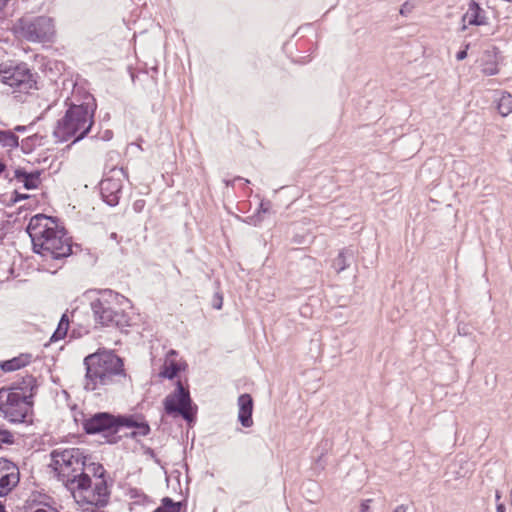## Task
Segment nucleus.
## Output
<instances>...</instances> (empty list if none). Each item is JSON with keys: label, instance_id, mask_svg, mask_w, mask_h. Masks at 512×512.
<instances>
[{"label": "nucleus", "instance_id": "864d4df0", "mask_svg": "<svg viewBox=\"0 0 512 512\" xmlns=\"http://www.w3.org/2000/svg\"><path fill=\"white\" fill-rule=\"evenodd\" d=\"M496 512H506V506L504 503H496Z\"/></svg>", "mask_w": 512, "mask_h": 512}, {"label": "nucleus", "instance_id": "0e129e2a", "mask_svg": "<svg viewBox=\"0 0 512 512\" xmlns=\"http://www.w3.org/2000/svg\"><path fill=\"white\" fill-rule=\"evenodd\" d=\"M510 495H511V505H512V488H511V491H510Z\"/></svg>", "mask_w": 512, "mask_h": 512}, {"label": "nucleus", "instance_id": "6e6d98bb", "mask_svg": "<svg viewBox=\"0 0 512 512\" xmlns=\"http://www.w3.org/2000/svg\"><path fill=\"white\" fill-rule=\"evenodd\" d=\"M144 204V201H136L135 204H134V209L136 211H139V208L142 207Z\"/></svg>", "mask_w": 512, "mask_h": 512}, {"label": "nucleus", "instance_id": "f704fd0d", "mask_svg": "<svg viewBox=\"0 0 512 512\" xmlns=\"http://www.w3.org/2000/svg\"><path fill=\"white\" fill-rule=\"evenodd\" d=\"M54 508L48 505L40 506L36 504H28L23 507V512H52Z\"/></svg>", "mask_w": 512, "mask_h": 512}, {"label": "nucleus", "instance_id": "b1692460", "mask_svg": "<svg viewBox=\"0 0 512 512\" xmlns=\"http://www.w3.org/2000/svg\"><path fill=\"white\" fill-rule=\"evenodd\" d=\"M186 500L174 501L172 498L166 496L161 499L160 505L152 512H181L186 508Z\"/></svg>", "mask_w": 512, "mask_h": 512}, {"label": "nucleus", "instance_id": "f03ea898", "mask_svg": "<svg viewBox=\"0 0 512 512\" xmlns=\"http://www.w3.org/2000/svg\"><path fill=\"white\" fill-rule=\"evenodd\" d=\"M83 364L85 366L84 389L95 391L101 387L120 383H131L132 379L124 368V359L113 350H97L87 355Z\"/></svg>", "mask_w": 512, "mask_h": 512}, {"label": "nucleus", "instance_id": "58836bf2", "mask_svg": "<svg viewBox=\"0 0 512 512\" xmlns=\"http://www.w3.org/2000/svg\"><path fill=\"white\" fill-rule=\"evenodd\" d=\"M469 47H470V43H466L464 45V48L459 50L457 53H456V59L458 61H462L464 59H466L467 55H468V50H469Z\"/></svg>", "mask_w": 512, "mask_h": 512}, {"label": "nucleus", "instance_id": "09e8293b", "mask_svg": "<svg viewBox=\"0 0 512 512\" xmlns=\"http://www.w3.org/2000/svg\"><path fill=\"white\" fill-rule=\"evenodd\" d=\"M139 436H140V434H138V432L133 429L131 432L125 433L122 437L131 438V439L137 440V438Z\"/></svg>", "mask_w": 512, "mask_h": 512}, {"label": "nucleus", "instance_id": "f3484780", "mask_svg": "<svg viewBox=\"0 0 512 512\" xmlns=\"http://www.w3.org/2000/svg\"><path fill=\"white\" fill-rule=\"evenodd\" d=\"M8 387L11 391L21 392L27 397L31 396V400H33L37 393L38 384L36 377L31 374H27L12 382Z\"/></svg>", "mask_w": 512, "mask_h": 512}, {"label": "nucleus", "instance_id": "5fc2aeb1", "mask_svg": "<svg viewBox=\"0 0 512 512\" xmlns=\"http://www.w3.org/2000/svg\"><path fill=\"white\" fill-rule=\"evenodd\" d=\"M145 454H147V455H149V456H151V457H155V456H156V455H155V451H154L152 448H150V447H148V448L146 449Z\"/></svg>", "mask_w": 512, "mask_h": 512}, {"label": "nucleus", "instance_id": "bb28decb", "mask_svg": "<svg viewBox=\"0 0 512 512\" xmlns=\"http://www.w3.org/2000/svg\"><path fill=\"white\" fill-rule=\"evenodd\" d=\"M497 109L501 116L506 117L512 113V95L504 91L497 102Z\"/></svg>", "mask_w": 512, "mask_h": 512}, {"label": "nucleus", "instance_id": "412c9836", "mask_svg": "<svg viewBox=\"0 0 512 512\" xmlns=\"http://www.w3.org/2000/svg\"><path fill=\"white\" fill-rule=\"evenodd\" d=\"M142 414H114L115 433L118 435L122 428L132 429L136 427L138 420Z\"/></svg>", "mask_w": 512, "mask_h": 512}, {"label": "nucleus", "instance_id": "c9c22d12", "mask_svg": "<svg viewBox=\"0 0 512 512\" xmlns=\"http://www.w3.org/2000/svg\"><path fill=\"white\" fill-rule=\"evenodd\" d=\"M241 221L248 225L258 226L263 222V218H260L259 213H253L250 216H247L245 218L239 217Z\"/></svg>", "mask_w": 512, "mask_h": 512}, {"label": "nucleus", "instance_id": "4c0bfd02", "mask_svg": "<svg viewBox=\"0 0 512 512\" xmlns=\"http://www.w3.org/2000/svg\"><path fill=\"white\" fill-rule=\"evenodd\" d=\"M213 308L216 310L222 309L223 306V296L220 292H216L213 297Z\"/></svg>", "mask_w": 512, "mask_h": 512}, {"label": "nucleus", "instance_id": "13d9d810", "mask_svg": "<svg viewBox=\"0 0 512 512\" xmlns=\"http://www.w3.org/2000/svg\"><path fill=\"white\" fill-rule=\"evenodd\" d=\"M16 203H17V201L14 199V196L12 194L9 202L7 203V206H13Z\"/></svg>", "mask_w": 512, "mask_h": 512}, {"label": "nucleus", "instance_id": "2f4dec72", "mask_svg": "<svg viewBox=\"0 0 512 512\" xmlns=\"http://www.w3.org/2000/svg\"><path fill=\"white\" fill-rule=\"evenodd\" d=\"M14 442L15 439L13 434L9 430L0 426V449L2 448L3 444L12 445Z\"/></svg>", "mask_w": 512, "mask_h": 512}, {"label": "nucleus", "instance_id": "0eeeda50", "mask_svg": "<svg viewBox=\"0 0 512 512\" xmlns=\"http://www.w3.org/2000/svg\"><path fill=\"white\" fill-rule=\"evenodd\" d=\"M81 416V426L87 435H101L104 442L110 445L117 444L121 441L122 436L116 435L114 414L111 412H96L86 415L83 411H79Z\"/></svg>", "mask_w": 512, "mask_h": 512}, {"label": "nucleus", "instance_id": "72a5a7b5", "mask_svg": "<svg viewBox=\"0 0 512 512\" xmlns=\"http://www.w3.org/2000/svg\"><path fill=\"white\" fill-rule=\"evenodd\" d=\"M271 210L272 202L270 200L262 199L255 213H259L260 218L264 219L265 214H269Z\"/></svg>", "mask_w": 512, "mask_h": 512}, {"label": "nucleus", "instance_id": "ea45409f", "mask_svg": "<svg viewBox=\"0 0 512 512\" xmlns=\"http://www.w3.org/2000/svg\"><path fill=\"white\" fill-rule=\"evenodd\" d=\"M92 138L101 139L103 141H110L113 138V131L110 129H107L103 132L101 136L94 135Z\"/></svg>", "mask_w": 512, "mask_h": 512}, {"label": "nucleus", "instance_id": "680f3d73", "mask_svg": "<svg viewBox=\"0 0 512 512\" xmlns=\"http://www.w3.org/2000/svg\"><path fill=\"white\" fill-rule=\"evenodd\" d=\"M305 42H306L305 40L300 41V42L298 43V46H299V47H300V46H302Z\"/></svg>", "mask_w": 512, "mask_h": 512}, {"label": "nucleus", "instance_id": "a19ab883", "mask_svg": "<svg viewBox=\"0 0 512 512\" xmlns=\"http://www.w3.org/2000/svg\"><path fill=\"white\" fill-rule=\"evenodd\" d=\"M10 462L11 460L4 457H0V475L5 473L6 470H9V467L11 466L9 465Z\"/></svg>", "mask_w": 512, "mask_h": 512}, {"label": "nucleus", "instance_id": "a18cd8bd", "mask_svg": "<svg viewBox=\"0 0 512 512\" xmlns=\"http://www.w3.org/2000/svg\"><path fill=\"white\" fill-rule=\"evenodd\" d=\"M32 127V124L31 125H17L15 126L14 130H12L15 134L16 132H19V133H24L28 130H30Z\"/></svg>", "mask_w": 512, "mask_h": 512}, {"label": "nucleus", "instance_id": "f257e3e1", "mask_svg": "<svg viewBox=\"0 0 512 512\" xmlns=\"http://www.w3.org/2000/svg\"><path fill=\"white\" fill-rule=\"evenodd\" d=\"M57 217L39 213L32 216L26 232L32 243V250L43 260H63L76 254L80 245L73 244L64 227L59 226Z\"/></svg>", "mask_w": 512, "mask_h": 512}, {"label": "nucleus", "instance_id": "393cba45", "mask_svg": "<svg viewBox=\"0 0 512 512\" xmlns=\"http://www.w3.org/2000/svg\"><path fill=\"white\" fill-rule=\"evenodd\" d=\"M69 323L70 320L67 313L62 314L55 331L50 337V342H57L65 338L69 329Z\"/></svg>", "mask_w": 512, "mask_h": 512}, {"label": "nucleus", "instance_id": "6ab92c4d", "mask_svg": "<svg viewBox=\"0 0 512 512\" xmlns=\"http://www.w3.org/2000/svg\"><path fill=\"white\" fill-rule=\"evenodd\" d=\"M32 359L31 353H20L18 356L0 361V370L4 373L17 371L29 365Z\"/></svg>", "mask_w": 512, "mask_h": 512}, {"label": "nucleus", "instance_id": "69168bd1", "mask_svg": "<svg viewBox=\"0 0 512 512\" xmlns=\"http://www.w3.org/2000/svg\"><path fill=\"white\" fill-rule=\"evenodd\" d=\"M52 512H59V511H58L56 508H54V509L52 510Z\"/></svg>", "mask_w": 512, "mask_h": 512}, {"label": "nucleus", "instance_id": "f8f14e48", "mask_svg": "<svg viewBox=\"0 0 512 512\" xmlns=\"http://www.w3.org/2000/svg\"><path fill=\"white\" fill-rule=\"evenodd\" d=\"M109 499L110 490L108 488V481L105 478L96 483L94 488L90 490L89 495L83 496L82 501L100 509L108 505Z\"/></svg>", "mask_w": 512, "mask_h": 512}, {"label": "nucleus", "instance_id": "bf43d9fd", "mask_svg": "<svg viewBox=\"0 0 512 512\" xmlns=\"http://www.w3.org/2000/svg\"><path fill=\"white\" fill-rule=\"evenodd\" d=\"M74 421L76 423H80L81 424V416H80L79 412L74 414Z\"/></svg>", "mask_w": 512, "mask_h": 512}, {"label": "nucleus", "instance_id": "c03bdc74", "mask_svg": "<svg viewBox=\"0 0 512 512\" xmlns=\"http://www.w3.org/2000/svg\"><path fill=\"white\" fill-rule=\"evenodd\" d=\"M236 181H243L244 184L250 183L249 180H247L243 177L237 176L233 180H225V184H226V186H233Z\"/></svg>", "mask_w": 512, "mask_h": 512}, {"label": "nucleus", "instance_id": "79ce46f5", "mask_svg": "<svg viewBox=\"0 0 512 512\" xmlns=\"http://www.w3.org/2000/svg\"><path fill=\"white\" fill-rule=\"evenodd\" d=\"M373 500L372 499H365L362 500L360 503V512H371L370 511V504Z\"/></svg>", "mask_w": 512, "mask_h": 512}, {"label": "nucleus", "instance_id": "7ed1b4c3", "mask_svg": "<svg viewBox=\"0 0 512 512\" xmlns=\"http://www.w3.org/2000/svg\"><path fill=\"white\" fill-rule=\"evenodd\" d=\"M68 100L65 101L67 108L64 115L56 122L53 136L60 142L73 138L74 144L86 138L91 132L97 103L90 93H86L79 103Z\"/></svg>", "mask_w": 512, "mask_h": 512}, {"label": "nucleus", "instance_id": "c85d7f7f", "mask_svg": "<svg viewBox=\"0 0 512 512\" xmlns=\"http://www.w3.org/2000/svg\"><path fill=\"white\" fill-rule=\"evenodd\" d=\"M43 139L42 136L38 134H33L29 137H26L21 141V144L19 146L21 147V150L25 154L31 153L37 145H41V140Z\"/></svg>", "mask_w": 512, "mask_h": 512}, {"label": "nucleus", "instance_id": "e433bc0d", "mask_svg": "<svg viewBox=\"0 0 512 512\" xmlns=\"http://www.w3.org/2000/svg\"><path fill=\"white\" fill-rule=\"evenodd\" d=\"M413 9H414V4L409 1H406L401 5V7L399 9V13H400V15L406 17L412 12Z\"/></svg>", "mask_w": 512, "mask_h": 512}, {"label": "nucleus", "instance_id": "cd10ccee", "mask_svg": "<svg viewBox=\"0 0 512 512\" xmlns=\"http://www.w3.org/2000/svg\"><path fill=\"white\" fill-rule=\"evenodd\" d=\"M0 145L17 148L19 146V137L12 130H0Z\"/></svg>", "mask_w": 512, "mask_h": 512}, {"label": "nucleus", "instance_id": "7c9ffc66", "mask_svg": "<svg viewBox=\"0 0 512 512\" xmlns=\"http://www.w3.org/2000/svg\"><path fill=\"white\" fill-rule=\"evenodd\" d=\"M140 436H147L151 432L150 425L144 415L138 420L136 427L133 428Z\"/></svg>", "mask_w": 512, "mask_h": 512}, {"label": "nucleus", "instance_id": "473e14b6", "mask_svg": "<svg viewBox=\"0 0 512 512\" xmlns=\"http://www.w3.org/2000/svg\"><path fill=\"white\" fill-rule=\"evenodd\" d=\"M129 496L130 498L135 500L136 504H141L148 500V496L141 489L138 488H130Z\"/></svg>", "mask_w": 512, "mask_h": 512}, {"label": "nucleus", "instance_id": "dca6fc26", "mask_svg": "<svg viewBox=\"0 0 512 512\" xmlns=\"http://www.w3.org/2000/svg\"><path fill=\"white\" fill-rule=\"evenodd\" d=\"M64 485L67 489L73 491L77 489L81 492L89 493L92 486V479L88 473H85V466L75 472L68 479H64Z\"/></svg>", "mask_w": 512, "mask_h": 512}, {"label": "nucleus", "instance_id": "ddd939ff", "mask_svg": "<svg viewBox=\"0 0 512 512\" xmlns=\"http://www.w3.org/2000/svg\"><path fill=\"white\" fill-rule=\"evenodd\" d=\"M238 404V422L245 428L253 425L254 401L250 394H240L237 400Z\"/></svg>", "mask_w": 512, "mask_h": 512}, {"label": "nucleus", "instance_id": "aec40b11", "mask_svg": "<svg viewBox=\"0 0 512 512\" xmlns=\"http://www.w3.org/2000/svg\"><path fill=\"white\" fill-rule=\"evenodd\" d=\"M462 20L472 26H482L487 23L485 11L475 0L470 1L468 11L463 15Z\"/></svg>", "mask_w": 512, "mask_h": 512}, {"label": "nucleus", "instance_id": "2eb2a0df", "mask_svg": "<svg viewBox=\"0 0 512 512\" xmlns=\"http://www.w3.org/2000/svg\"><path fill=\"white\" fill-rule=\"evenodd\" d=\"M43 170L36 169L33 171H27L23 167H18L14 171V178L23 184L26 190H33L39 187L41 184V175Z\"/></svg>", "mask_w": 512, "mask_h": 512}, {"label": "nucleus", "instance_id": "4468645a", "mask_svg": "<svg viewBox=\"0 0 512 512\" xmlns=\"http://www.w3.org/2000/svg\"><path fill=\"white\" fill-rule=\"evenodd\" d=\"M9 470L0 475V497H6L18 485L20 472L18 466L11 461Z\"/></svg>", "mask_w": 512, "mask_h": 512}, {"label": "nucleus", "instance_id": "c756f323", "mask_svg": "<svg viewBox=\"0 0 512 512\" xmlns=\"http://www.w3.org/2000/svg\"><path fill=\"white\" fill-rule=\"evenodd\" d=\"M85 470H88L95 478L105 479L106 478V470L100 463L89 462L86 460Z\"/></svg>", "mask_w": 512, "mask_h": 512}, {"label": "nucleus", "instance_id": "1a4fd4ad", "mask_svg": "<svg viewBox=\"0 0 512 512\" xmlns=\"http://www.w3.org/2000/svg\"><path fill=\"white\" fill-rule=\"evenodd\" d=\"M90 307L95 323L102 327L122 329L129 326L130 317L123 310H116L107 305L106 300H92Z\"/></svg>", "mask_w": 512, "mask_h": 512}, {"label": "nucleus", "instance_id": "49530a36", "mask_svg": "<svg viewBox=\"0 0 512 512\" xmlns=\"http://www.w3.org/2000/svg\"><path fill=\"white\" fill-rule=\"evenodd\" d=\"M114 303L122 306L124 303H130V300L119 293V298H115Z\"/></svg>", "mask_w": 512, "mask_h": 512}, {"label": "nucleus", "instance_id": "603ef678", "mask_svg": "<svg viewBox=\"0 0 512 512\" xmlns=\"http://www.w3.org/2000/svg\"><path fill=\"white\" fill-rule=\"evenodd\" d=\"M10 0H0V15L4 12Z\"/></svg>", "mask_w": 512, "mask_h": 512}, {"label": "nucleus", "instance_id": "423d86ee", "mask_svg": "<svg viewBox=\"0 0 512 512\" xmlns=\"http://www.w3.org/2000/svg\"><path fill=\"white\" fill-rule=\"evenodd\" d=\"M164 412L171 417H182L189 425L196 422L197 406L193 403L189 386L181 380L175 382V389L163 400Z\"/></svg>", "mask_w": 512, "mask_h": 512}, {"label": "nucleus", "instance_id": "37998d69", "mask_svg": "<svg viewBox=\"0 0 512 512\" xmlns=\"http://www.w3.org/2000/svg\"><path fill=\"white\" fill-rule=\"evenodd\" d=\"M13 196L17 202L22 201V200H27L31 197V195L26 194V193H20L17 190L13 191Z\"/></svg>", "mask_w": 512, "mask_h": 512}, {"label": "nucleus", "instance_id": "e2e57ef3", "mask_svg": "<svg viewBox=\"0 0 512 512\" xmlns=\"http://www.w3.org/2000/svg\"><path fill=\"white\" fill-rule=\"evenodd\" d=\"M117 237V234L116 233H112L111 234V238H116Z\"/></svg>", "mask_w": 512, "mask_h": 512}, {"label": "nucleus", "instance_id": "6e6552de", "mask_svg": "<svg viewBox=\"0 0 512 512\" xmlns=\"http://www.w3.org/2000/svg\"><path fill=\"white\" fill-rule=\"evenodd\" d=\"M51 460L53 463V469L57 473L59 480L64 482V479H68L75 472L81 470L86 465V460L90 457L85 454L84 449L81 448H67L64 450L54 449L52 450Z\"/></svg>", "mask_w": 512, "mask_h": 512}, {"label": "nucleus", "instance_id": "39448f33", "mask_svg": "<svg viewBox=\"0 0 512 512\" xmlns=\"http://www.w3.org/2000/svg\"><path fill=\"white\" fill-rule=\"evenodd\" d=\"M33 406L31 396L11 391L7 386L0 388V412L10 423H32Z\"/></svg>", "mask_w": 512, "mask_h": 512}, {"label": "nucleus", "instance_id": "9d476101", "mask_svg": "<svg viewBox=\"0 0 512 512\" xmlns=\"http://www.w3.org/2000/svg\"><path fill=\"white\" fill-rule=\"evenodd\" d=\"M19 24L23 35L29 41H50L55 33L53 19L48 16L22 18Z\"/></svg>", "mask_w": 512, "mask_h": 512}, {"label": "nucleus", "instance_id": "4d7b16f0", "mask_svg": "<svg viewBox=\"0 0 512 512\" xmlns=\"http://www.w3.org/2000/svg\"><path fill=\"white\" fill-rule=\"evenodd\" d=\"M500 500H501V492L496 490V492H495V501H496V503H502Z\"/></svg>", "mask_w": 512, "mask_h": 512}, {"label": "nucleus", "instance_id": "4be33fe9", "mask_svg": "<svg viewBox=\"0 0 512 512\" xmlns=\"http://www.w3.org/2000/svg\"><path fill=\"white\" fill-rule=\"evenodd\" d=\"M354 253L351 249L344 248L339 251L337 257L332 262V267L337 273L347 269L351 265Z\"/></svg>", "mask_w": 512, "mask_h": 512}, {"label": "nucleus", "instance_id": "8fccbe9b", "mask_svg": "<svg viewBox=\"0 0 512 512\" xmlns=\"http://www.w3.org/2000/svg\"><path fill=\"white\" fill-rule=\"evenodd\" d=\"M178 356V352L174 349H170L167 354H166V358H174L176 359V357Z\"/></svg>", "mask_w": 512, "mask_h": 512}, {"label": "nucleus", "instance_id": "a878e982", "mask_svg": "<svg viewBox=\"0 0 512 512\" xmlns=\"http://www.w3.org/2000/svg\"><path fill=\"white\" fill-rule=\"evenodd\" d=\"M91 294L99 295L100 297L96 298L95 300H102V301L106 300L107 305H111V306L114 303V299L119 298V293L115 292L111 289H91V290H87L84 293L85 296H88Z\"/></svg>", "mask_w": 512, "mask_h": 512}, {"label": "nucleus", "instance_id": "de8ad7c7", "mask_svg": "<svg viewBox=\"0 0 512 512\" xmlns=\"http://www.w3.org/2000/svg\"><path fill=\"white\" fill-rule=\"evenodd\" d=\"M310 60H311V55L308 54L305 56H300L299 58L295 59L294 61L297 63H300V64H306V63L310 62Z\"/></svg>", "mask_w": 512, "mask_h": 512}, {"label": "nucleus", "instance_id": "a211bd4d", "mask_svg": "<svg viewBox=\"0 0 512 512\" xmlns=\"http://www.w3.org/2000/svg\"><path fill=\"white\" fill-rule=\"evenodd\" d=\"M187 368L185 361H177L174 358H165L158 376L162 379L173 380L178 374Z\"/></svg>", "mask_w": 512, "mask_h": 512}, {"label": "nucleus", "instance_id": "9b49d317", "mask_svg": "<svg viewBox=\"0 0 512 512\" xmlns=\"http://www.w3.org/2000/svg\"><path fill=\"white\" fill-rule=\"evenodd\" d=\"M99 190L102 201L110 207H115L122 196L123 182L121 179L104 177L99 183Z\"/></svg>", "mask_w": 512, "mask_h": 512}, {"label": "nucleus", "instance_id": "20e7f679", "mask_svg": "<svg viewBox=\"0 0 512 512\" xmlns=\"http://www.w3.org/2000/svg\"><path fill=\"white\" fill-rule=\"evenodd\" d=\"M38 73L23 61L7 60L0 64V82L13 89V93L29 94L38 90Z\"/></svg>", "mask_w": 512, "mask_h": 512}, {"label": "nucleus", "instance_id": "5701e85b", "mask_svg": "<svg viewBox=\"0 0 512 512\" xmlns=\"http://www.w3.org/2000/svg\"><path fill=\"white\" fill-rule=\"evenodd\" d=\"M497 48H493V52L486 51L487 59L483 60L481 64V71L486 76H493L499 73L498 63L496 60Z\"/></svg>", "mask_w": 512, "mask_h": 512}, {"label": "nucleus", "instance_id": "3c124183", "mask_svg": "<svg viewBox=\"0 0 512 512\" xmlns=\"http://www.w3.org/2000/svg\"><path fill=\"white\" fill-rule=\"evenodd\" d=\"M408 510V506L407 505H404V504H401L399 506H397L393 512H407Z\"/></svg>", "mask_w": 512, "mask_h": 512}, {"label": "nucleus", "instance_id": "052dcab7", "mask_svg": "<svg viewBox=\"0 0 512 512\" xmlns=\"http://www.w3.org/2000/svg\"><path fill=\"white\" fill-rule=\"evenodd\" d=\"M0 512H8L6 510V507H5L4 503L2 501H0Z\"/></svg>", "mask_w": 512, "mask_h": 512}]
</instances>
